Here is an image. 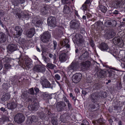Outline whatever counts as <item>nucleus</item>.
Here are the masks:
<instances>
[{
  "label": "nucleus",
  "mask_w": 125,
  "mask_h": 125,
  "mask_svg": "<svg viewBox=\"0 0 125 125\" xmlns=\"http://www.w3.org/2000/svg\"><path fill=\"white\" fill-rule=\"evenodd\" d=\"M17 106L16 103L14 102H11L7 104V107L8 109H13L15 108Z\"/></svg>",
  "instance_id": "33"
},
{
  "label": "nucleus",
  "mask_w": 125,
  "mask_h": 125,
  "mask_svg": "<svg viewBox=\"0 0 125 125\" xmlns=\"http://www.w3.org/2000/svg\"><path fill=\"white\" fill-rule=\"evenodd\" d=\"M100 97V95L96 93H93L91 95L90 99L92 102L96 103L98 101Z\"/></svg>",
  "instance_id": "16"
},
{
  "label": "nucleus",
  "mask_w": 125,
  "mask_h": 125,
  "mask_svg": "<svg viewBox=\"0 0 125 125\" xmlns=\"http://www.w3.org/2000/svg\"><path fill=\"white\" fill-rule=\"evenodd\" d=\"M40 46L42 48L41 51L42 53H44L48 51V49L45 45H41Z\"/></svg>",
  "instance_id": "42"
},
{
  "label": "nucleus",
  "mask_w": 125,
  "mask_h": 125,
  "mask_svg": "<svg viewBox=\"0 0 125 125\" xmlns=\"http://www.w3.org/2000/svg\"><path fill=\"white\" fill-rule=\"evenodd\" d=\"M43 95L44 97L46 98L47 99H51V95L47 93H45Z\"/></svg>",
  "instance_id": "50"
},
{
  "label": "nucleus",
  "mask_w": 125,
  "mask_h": 125,
  "mask_svg": "<svg viewBox=\"0 0 125 125\" xmlns=\"http://www.w3.org/2000/svg\"><path fill=\"white\" fill-rule=\"evenodd\" d=\"M91 62L89 61H87L82 63L81 68L85 70H87L90 66Z\"/></svg>",
  "instance_id": "25"
},
{
  "label": "nucleus",
  "mask_w": 125,
  "mask_h": 125,
  "mask_svg": "<svg viewBox=\"0 0 125 125\" xmlns=\"http://www.w3.org/2000/svg\"><path fill=\"white\" fill-rule=\"evenodd\" d=\"M10 98V95L8 94H6L2 96L1 100L3 101H6L9 100Z\"/></svg>",
  "instance_id": "39"
},
{
  "label": "nucleus",
  "mask_w": 125,
  "mask_h": 125,
  "mask_svg": "<svg viewBox=\"0 0 125 125\" xmlns=\"http://www.w3.org/2000/svg\"><path fill=\"white\" fill-rule=\"evenodd\" d=\"M53 50H55L57 49V43L55 41H53Z\"/></svg>",
  "instance_id": "55"
},
{
  "label": "nucleus",
  "mask_w": 125,
  "mask_h": 125,
  "mask_svg": "<svg viewBox=\"0 0 125 125\" xmlns=\"http://www.w3.org/2000/svg\"><path fill=\"white\" fill-rule=\"evenodd\" d=\"M106 71L100 70L97 73L98 77L99 78H102L106 76Z\"/></svg>",
  "instance_id": "29"
},
{
  "label": "nucleus",
  "mask_w": 125,
  "mask_h": 125,
  "mask_svg": "<svg viewBox=\"0 0 125 125\" xmlns=\"http://www.w3.org/2000/svg\"><path fill=\"white\" fill-rule=\"evenodd\" d=\"M42 55H43V56H42V59L44 60V61L46 63H48V62H49L50 61V59L48 58H47L46 57L44 56L42 54Z\"/></svg>",
  "instance_id": "46"
},
{
  "label": "nucleus",
  "mask_w": 125,
  "mask_h": 125,
  "mask_svg": "<svg viewBox=\"0 0 125 125\" xmlns=\"http://www.w3.org/2000/svg\"><path fill=\"white\" fill-rule=\"evenodd\" d=\"M28 93L30 94L33 95L34 94V90L33 88H31L29 90Z\"/></svg>",
  "instance_id": "52"
},
{
  "label": "nucleus",
  "mask_w": 125,
  "mask_h": 125,
  "mask_svg": "<svg viewBox=\"0 0 125 125\" xmlns=\"http://www.w3.org/2000/svg\"><path fill=\"white\" fill-rule=\"evenodd\" d=\"M63 11L64 13L69 14H71L72 13L69 7L66 5L64 6Z\"/></svg>",
  "instance_id": "32"
},
{
  "label": "nucleus",
  "mask_w": 125,
  "mask_h": 125,
  "mask_svg": "<svg viewBox=\"0 0 125 125\" xmlns=\"http://www.w3.org/2000/svg\"><path fill=\"white\" fill-rule=\"evenodd\" d=\"M115 35V33L112 31H110L105 34V38L107 39H109L112 38Z\"/></svg>",
  "instance_id": "22"
},
{
  "label": "nucleus",
  "mask_w": 125,
  "mask_h": 125,
  "mask_svg": "<svg viewBox=\"0 0 125 125\" xmlns=\"http://www.w3.org/2000/svg\"><path fill=\"white\" fill-rule=\"evenodd\" d=\"M106 77L115 78V72L111 69H109L106 71Z\"/></svg>",
  "instance_id": "18"
},
{
  "label": "nucleus",
  "mask_w": 125,
  "mask_h": 125,
  "mask_svg": "<svg viewBox=\"0 0 125 125\" xmlns=\"http://www.w3.org/2000/svg\"><path fill=\"white\" fill-rule=\"evenodd\" d=\"M40 82L42 86L46 88H53V86L50 83V82L45 78H42Z\"/></svg>",
  "instance_id": "4"
},
{
  "label": "nucleus",
  "mask_w": 125,
  "mask_h": 125,
  "mask_svg": "<svg viewBox=\"0 0 125 125\" xmlns=\"http://www.w3.org/2000/svg\"><path fill=\"white\" fill-rule=\"evenodd\" d=\"M16 15L18 16L19 19L23 20L24 19L26 20H28L30 17V16L27 13H24L23 12H21V13H17Z\"/></svg>",
  "instance_id": "13"
},
{
  "label": "nucleus",
  "mask_w": 125,
  "mask_h": 125,
  "mask_svg": "<svg viewBox=\"0 0 125 125\" xmlns=\"http://www.w3.org/2000/svg\"><path fill=\"white\" fill-rule=\"evenodd\" d=\"M103 25V23L102 22L99 21L97 22L94 24L95 27L98 29H100V27L101 28Z\"/></svg>",
  "instance_id": "40"
},
{
  "label": "nucleus",
  "mask_w": 125,
  "mask_h": 125,
  "mask_svg": "<svg viewBox=\"0 0 125 125\" xmlns=\"http://www.w3.org/2000/svg\"><path fill=\"white\" fill-rule=\"evenodd\" d=\"M49 56L50 58L53 59L54 61H55L56 60V56L55 54L53 55L51 53H50L49 54Z\"/></svg>",
  "instance_id": "45"
},
{
  "label": "nucleus",
  "mask_w": 125,
  "mask_h": 125,
  "mask_svg": "<svg viewBox=\"0 0 125 125\" xmlns=\"http://www.w3.org/2000/svg\"><path fill=\"white\" fill-rule=\"evenodd\" d=\"M77 63L75 62H73L71 65L68 67L69 70H73V71H76L77 69Z\"/></svg>",
  "instance_id": "31"
},
{
  "label": "nucleus",
  "mask_w": 125,
  "mask_h": 125,
  "mask_svg": "<svg viewBox=\"0 0 125 125\" xmlns=\"http://www.w3.org/2000/svg\"><path fill=\"white\" fill-rule=\"evenodd\" d=\"M11 60V58L5 57L2 59L1 62L3 64H4V63L7 64L10 63Z\"/></svg>",
  "instance_id": "35"
},
{
  "label": "nucleus",
  "mask_w": 125,
  "mask_h": 125,
  "mask_svg": "<svg viewBox=\"0 0 125 125\" xmlns=\"http://www.w3.org/2000/svg\"><path fill=\"white\" fill-rule=\"evenodd\" d=\"M28 108L29 110L32 112L35 109V104L34 105H28Z\"/></svg>",
  "instance_id": "44"
},
{
  "label": "nucleus",
  "mask_w": 125,
  "mask_h": 125,
  "mask_svg": "<svg viewBox=\"0 0 125 125\" xmlns=\"http://www.w3.org/2000/svg\"><path fill=\"white\" fill-rule=\"evenodd\" d=\"M62 3L63 4H68L70 3L69 0H61Z\"/></svg>",
  "instance_id": "58"
},
{
  "label": "nucleus",
  "mask_w": 125,
  "mask_h": 125,
  "mask_svg": "<svg viewBox=\"0 0 125 125\" xmlns=\"http://www.w3.org/2000/svg\"><path fill=\"white\" fill-rule=\"evenodd\" d=\"M66 103L67 104V106L68 107V109L69 110H71L72 109V106L71 104L70 103V101Z\"/></svg>",
  "instance_id": "61"
},
{
  "label": "nucleus",
  "mask_w": 125,
  "mask_h": 125,
  "mask_svg": "<svg viewBox=\"0 0 125 125\" xmlns=\"http://www.w3.org/2000/svg\"><path fill=\"white\" fill-rule=\"evenodd\" d=\"M88 53L87 51H85L84 53L79 56V59L80 60L84 61L88 59Z\"/></svg>",
  "instance_id": "26"
},
{
  "label": "nucleus",
  "mask_w": 125,
  "mask_h": 125,
  "mask_svg": "<svg viewBox=\"0 0 125 125\" xmlns=\"http://www.w3.org/2000/svg\"><path fill=\"white\" fill-rule=\"evenodd\" d=\"M46 66L48 68L51 69H53L56 67V65L51 63H48Z\"/></svg>",
  "instance_id": "41"
},
{
  "label": "nucleus",
  "mask_w": 125,
  "mask_h": 125,
  "mask_svg": "<svg viewBox=\"0 0 125 125\" xmlns=\"http://www.w3.org/2000/svg\"><path fill=\"white\" fill-rule=\"evenodd\" d=\"M82 124L84 125H89V122L86 120H84Z\"/></svg>",
  "instance_id": "62"
},
{
  "label": "nucleus",
  "mask_w": 125,
  "mask_h": 125,
  "mask_svg": "<svg viewBox=\"0 0 125 125\" xmlns=\"http://www.w3.org/2000/svg\"><path fill=\"white\" fill-rule=\"evenodd\" d=\"M35 32L34 28H32L27 32L26 33V35L27 37L31 38L34 35Z\"/></svg>",
  "instance_id": "24"
},
{
  "label": "nucleus",
  "mask_w": 125,
  "mask_h": 125,
  "mask_svg": "<svg viewBox=\"0 0 125 125\" xmlns=\"http://www.w3.org/2000/svg\"><path fill=\"white\" fill-rule=\"evenodd\" d=\"M51 37V34L48 31H46L42 34L41 39L43 42L46 43L49 41Z\"/></svg>",
  "instance_id": "2"
},
{
  "label": "nucleus",
  "mask_w": 125,
  "mask_h": 125,
  "mask_svg": "<svg viewBox=\"0 0 125 125\" xmlns=\"http://www.w3.org/2000/svg\"><path fill=\"white\" fill-rule=\"evenodd\" d=\"M4 65L5 68L7 69H9L10 68L11 66L9 63L3 64Z\"/></svg>",
  "instance_id": "54"
},
{
  "label": "nucleus",
  "mask_w": 125,
  "mask_h": 125,
  "mask_svg": "<svg viewBox=\"0 0 125 125\" xmlns=\"http://www.w3.org/2000/svg\"><path fill=\"white\" fill-rule=\"evenodd\" d=\"M40 115V118L42 119V120H44L46 117V115L43 112H40L39 114Z\"/></svg>",
  "instance_id": "43"
},
{
  "label": "nucleus",
  "mask_w": 125,
  "mask_h": 125,
  "mask_svg": "<svg viewBox=\"0 0 125 125\" xmlns=\"http://www.w3.org/2000/svg\"><path fill=\"white\" fill-rule=\"evenodd\" d=\"M94 66L95 67L94 68L95 71L96 72V73L99 71L100 70H101L99 67L96 65L94 64Z\"/></svg>",
  "instance_id": "59"
},
{
  "label": "nucleus",
  "mask_w": 125,
  "mask_h": 125,
  "mask_svg": "<svg viewBox=\"0 0 125 125\" xmlns=\"http://www.w3.org/2000/svg\"><path fill=\"white\" fill-rule=\"evenodd\" d=\"M82 76V74L81 73H76L73 75L72 80L74 83H77L80 80Z\"/></svg>",
  "instance_id": "12"
},
{
  "label": "nucleus",
  "mask_w": 125,
  "mask_h": 125,
  "mask_svg": "<svg viewBox=\"0 0 125 125\" xmlns=\"http://www.w3.org/2000/svg\"><path fill=\"white\" fill-rule=\"evenodd\" d=\"M66 105L64 102L61 101L58 103L57 104V108L58 112H62L66 109Z\"/></svg>",
  "instance_id": "6"
},
{
  "label": "nucleus",
  "mask_w": 125,
  "mask_h": 125,
  "mask_svg": "<svg viewBox=\"0 0 125 125\" xmlns=\"http://www.w3.org/2000/svg\"><path fill=\"white\" fill-rule=\"evenodd\" d=\"M51 122L53 125H58V120L55 116H53L51 118Z\"/></svg>",
  "instance_id": "37"
},
{
  "label": "nucleus",
  "mask_w": 125,
  "mask_h": 125,
  "mask_svg": "<svg viewBox=\"0 0 125 125\" xmlns=\"http://www.w3.org/2000/svg\"><path fill=\"white\" fill-rule=\"evenodd\" d=\"M59 59L61 62H65L68 58V56L66 53L63 51L60 52L59 54Z\"/></svg>",
  "instance_id": "8"
},
{
  "label": "nucleus",
  "mask_w": 125,
  "mask_h": 125,
  "mask_svg": "<svg viewBox=\"0 0 125 125\" xmlns=\"http://www.w3.org/2000/svg\"><path fill=\"white\" fill-rule=\"evenodd\" d=\"M82 36L81 35L78 34H76L73 37L74 40L77 41V43L82 44L83 42V40L82 39Z\"/></svg>",
  "instance_id": "21"
},
{
  "label": "nucleus",
  "mask_w": 125,
  "mask_h": 125,
  "mask_svg": "<svg viewBox=\"0 0 125 125\" xmlns=\"http://www.w3.org/2000/svg\"><path fill=\"white\" fill-rule=\"evenodd\" d=\"M25 117L22 113H18L16 114L14 117V121L17 123L20 124L24 121Z\"/></svg>",
  "instance_id": "3"
},
{
  "label": "nucleus",
  "mask_w": 125,
  "mask_h": 125,
  "mask_svg": "<svg viewBox=\"0 0 125 125\" xmlns=\"http://www.w3.org/2000/svg\"><path fill=\"white\" fill-rule=\"evenodd\" d=\"M24 58H22L20 56V57L19 58V62L20 63L23 64L25 62L26 65L25 67L26 69H29L31 68L32 66V64L31 62L27 59L24 61Z\"/></svg>",
  "instance_id": "1"
},
{
  "label": "nucleus",
  "mask_w": 125,
  "mask_h": 125,
  "mask_svg": "<svg viewBox=\"0 0 125 125\" xmlns=\"http://www.w3.org/2000/svg\"><path fill=\"white\" fill-rule=\"evenodd\" d=\"M116 21L114 20H108L106 21L104 24L105 26L107 27H115L117 24Z\"/></svg>",
  "instance_id": "15"
},
{
  "label": "nucleus",
  "mask_w": 125,
  "mask_h": 125,
  "mask_svg": "<svg viewBox=\"0 0 125 125\" xmlns=\"http://www.w3.org/2000/svg\"><path fill=\"white\" fill-rule=\"evenodd\" d=\"M38 120V118L36 116L33 115L31 116L30 118V121L31 123L33 122H37Z\"/></svg>",
  "instance_id": "36"
},
{
  "label": "nucleus",
  "mask_w": 125,
  "mask_h": 125,
  "mask_svg": "<svg viewBox=\"0 0 125 125\" xmlns=\"http://www.w3.org/2000/svg\"><path fill=\"white\" fill-rule=\"evenodd\" d=\"M15 30L16 31V33L13 34L14 38H17L21 35L23 31L21 26H16L15 27Z\"/></svg>",
  "instance_id": "11"
},
{
  "label": "nucleus",
  "mask_w": 125,
  "mask_h": 125,
  "mask_svg": "<svg viewBox=\"0 0 125 125\" xmlns=\"http://www.w3.org/2000/svg\"><path fill=\"white\" fill-rule=\"evenodd\" d=\"M25 1V0H19V1H15L14 3L17 5L18 4L20 3L21 4L23 3Z\"/></svg>",
  "instance_id": "51"
},
{
  "label": "nucleus",
  "mask_w": 125,
  "mask_h": 125,
  "mask_svg": "<svg viewBox=\"0 0 125 125\" xmlns=\"http://www.w3.org/2000/svg\"><path fill=\"white\" fill-rule=\"evenodd\" d=\"M21 99L22 101H25L27 100L29 101H31V100L32 97L30 96L29 94H27L26 92H24L22 93L21 96Z\"/></svg>",
  "instance_id": "19"
},
{
  "label": "nucleus",
  "mask_w": 125,
  "mask_h": 125,
  "mask_svg": "<svg viewBox=\"0 0 125 125\" xmlns=\"http://www.w3.org/2000/svg\"><path fill=\"white\" fill-rule=\"evenodd\" d=\"M80 23L79 21L74 20H72L70 22V26L71 28L76 29L80 27Z\"/></svg>",
  "instance_id": "17"
},
{
  "label": "nucleus",
  "mask_w": 125,
  "mask_h": 125,
  "mask_svg": "<svg viewBox=\"0 0 125 125\" xmlns=\"http://www.w3.org/2000/svg\"><path fill=\"white\" fill-rule=\"evenodd\" d=\"M63 99L64 101L66 103H67L69 101L68 99L66 98V97L65 96L63 97Z\"/></svg>",
  "instance_id": "64"
},
{
  "label": "nucleus",
  "mask_w": 125,
  "mask_h": 125,
  "mask_svg": "<svg viewBox=\"0 0 125 125\" xmlns=\"http://www.w3.org/2000/svg\"><path fill=\"white\" fill-rule=\"evenodd\" d=\"M125 4V0H118L114 4L115 8H118L122 7Z\"/></svg>",
  "instance_id": "20"
},
{
  "label": "nucleus",
  "mask_w": 125,
  "mask_h": 125,
  "mask_svg": "<svg viewBox=\"0 0 125 125\" xmlns=\"http://www.w3.org/2000/svg\"><path fill=\"white\" fill-rule=\"evenodd\" d=\"M8 119V117L6 116H3L2 117L1 119L0 118V122H1V121H2V123L3 124L5 121H7Z\"/></svg>",
  "instance_id": "48"
},
{
  "label": "nucleus",
  "mask_w": 125,
  "mask_h": 125,
  "mask_svg": "<svg viewBox=\"0 0 125 125\" xmlns=\"http://www.w3.org/2000/svg\"><path fill=\"white\" fill-rule=\"evenodd\" d=\"M69 41L67 39H66L62 43H61V45L62 47H65L66 48H67L69 50H70V46L68 44Z\"/></svg>",
  "instance_id": "28"
},
{
  "label": "nucleus",
  "mask_w": 125,
  "mask_h": 125,
  "mask_svg": "<svg viewBox=\"0 0 125 125\" xmlns=\"http://www.w3.org/2000/svg\"><path fill=\"white\" fill-rule=\"evenodd\" d=\"M113 41L115 45L120 47H122L124 45L122 39L119 37H115L113 39Z\"/></svg>",
  "instance_id": "9"
},
{
  "label": "nucleus",
  "mask_w": 125,
  "mask_h": 125,
  "mask_svg": "<svg viewBox=\"0 0 125 125\" xmlns=\"http://www.w3.org/2000/svg\"><path fill=\"white\" fill-rule=\"evenodd\" d=\"M6 35L4 33L1 32H0V43H1L5 42L7 39Z\"/></svg>",
  "instance_id": "23"
},
{
  "label": "nucleus",
  "mask_w": 125,
  "mask_h": 125,
  "mask_svg": "<svg viewBox=\"0 0 125 125\" xmlns=\"http://www.w3.org/2000/svg\"><path fill=\"white\" fill-rule=\"evenodd\" d=\"M47 24L50 27H54L56 26V18L54 17L50 16L47 19Z\"/></svg>",
  "instance_id": "5"
},
{
  "label": "nucleus",
  "mask_w": 125,
  "mask_h": 125,
  "mask_svg": "<svg viewBox=\"0 0 125 125\" xmlns=\"http://www.w3.org/2000/svg\"><path fill=\"white\" fill-rule=\"evenodd\" d=\"M99 10L103 13H105L107 10V8L104 6L102 5H99Z\"/></svg>",
  "instance_id": "38"
},
{
  "label": "nucleus",
  "mask_w": 125,
  "mask_h": 125,
  "mask_svg": "<svg viewBox=\"0 0 125 125\" xmlns=\"http://www.w3.org/2000/svg\"><path fill=\"white\" fill-rule=\"evenodd\" d=\"M2 87L4 89L7 90L9 87L8 84L7 83H3L2 85Z\"/></svg>",
  "instance_id": "56"
},
{
  "label": "nucleus",
  "mask_w": 125,
  "mask_h": 125,
  "mask_svg": "<svg viewBox=\"0 0 125 125\" xmlns=\"http://www.w3.org/2000/svg\"><path fill=\"white\" fill-rule=\"evenodd\" d=\"M111 12L112 13L115 15H118L120 13L119 11L116 10H112Z\"/></svg>",
  "instance_id": "60"
},
{
  "label": "nucleus",
  "mask_w": 125,
  "mask_h": 125,
  "mask_svg": "<svg viewBox=\"0 0 125 125\" xmlns=\"http://www.w3.org/2000/svg\"><path fill=\"white\" fill-rule=\"evenodd\" d=\"M42 24L41 21L40 20L37 21L35 24V26L36 27H40Z\"/></svg>",
  "instance_id": "49"
},
{
  "label": "nucleus",
  "mask_w": 125,
  "mask_h": 125,
  "mask_svg": "<svg viewBox=\"0 0 125 125\" xmlns=\"http://www.w3.org/2000/svg\"><path fill=\"white\" fill-rule=\"evenodd\" d=\"M33 70L37 72L43 73L45 71V68L43 65H37L34 67Z\"/></svg>",
  "instance_id": "14"
},
{
  "label": "nucleus",
  "mask_w": 125,
  "mask_h": 125,
  "mask_svg": "<svg viewBox=\"0 0 125 125\" xmlns=\"http://www.w3.org/2000/svg\"><path fill=\"white\" fill-rule=\"evenodd\" d=\"M100 108L98 103L97 102L94 103L90 104L89 106L88 109L91 111H94L98 110Z\"/></svg>",
  "instance_id": "7"
},
{
  "label": "nucleus",
  "mask_w": 125,
  "mask_h": 125,
  "mask_svg": "<svg viewBox=\"0 0 125 125\" xmlns=\"http://www.w3.org/2000/svg\"><path fill=\"white\" fill-rule=\"evenodd\" d=\"M107 94L106 92H102L101 94V97L105 98L107 96Z\"/></svg>",
  "instance_id": "57"
},
{
  "label": "nucleus",
  "mask_w": 125,
  "mask_h": 125,
  "mask_svg": "<svg viewBox=\"0 0 125 125\" xmlns=\"http://www.w3.org/2000/svg\"><path fill=\"white\" fill-rule=\"evenodd\" d=\"M105 120L102 119V118H99L97 121L98 123H99L100 125L104 124L105 122Z\"/></svg>",
  "instance_id": "47"
},
{
  "label": "nucleus",
  "mask_w": 125,
  "mask_h": 125,
  "mask_svg": "<svg viewBox=\"0 0 125 125\" xmlns=\"http://www.w3.org/2000/svg\"><path fill=\"white\" fill-rule=\"evenodd\" d=\"M48 10V7L45 5L41 9L40 11L42 15H45L47 13Z\"/></svg>",
  "instance_id": "34"
},
{
  "label": "nucleus",
  "mask_w": 125,
  "mask_h": 125,
  "mask_svg": "<svg viewBox=\"0 0 125 125\" xmlns=\"http://www.w3.org/2000/svg\"><path fill=\"white\" fill-rule=\"evenodd\" d=\"M55 78L57 80H59L60 79V77L58 74H56L54 76Z\"/></svg>",
  "instance_id": "63"
},
{
  "label": "nucleus",
  "mask_w": 125,
  "mask_h": 125,
  "mask_svg": "<svg viewBox=\"0 0 125 125\" xmlns=\"http://www.w3.org/2000/svg\"><path fill=\"white\" fill-rule=\"evenodd\" d=\"M8 48L9 51L13 52L17 50V47L16 44H11L8 45Z\"/></svg>",
  "instance_id": "27"
},
{
  "label": "nucleus",
  "mask_w": 125,
  "mask_h": 125,
  "mask_svg": "<svg viewBox=\"0 0 125 125\" xmlns=\"http://www.w3.org/2000/svg\"><path fill=\"white\" fill-rule=\"evenodd\" d=\"M99 48L102 51H106L111 53L112 52L109 48L108 45L104 42L101 43L98 46Z\"/></svg>",
  "instance_id": "10"
},
{
  "label": "nucleus",
  "mask_w": 125,
  "mask_h": 125,
  "mask_svg": "<svg viewBox=\"0 0 125 125\" xmlns=\"http://www.w3.org/2000/svg\"><path fill=\"white\" fill-rule=\"evenodd\" d=\"M68 117V114L65 113L61 115L60 117V120L61 122L63 123H66L67 121V119Z\"/></svg>",
  "instance_id": "30"
},
{
  "label": "nucleus",
  "mask_w": 125,
  "mask_h": 125,
  "mask_svg": "<svg viewBox=\"0 0 125 125\" xmlns=\"http://www.w3.org/2000/svg\"><path fill=\"white\" fill-rule=\"evenodd\" d=\"M89 41L90 46L92 48H93L95 45L94 41L92 39H90Z\"/></svg>",
  "instance_id": "53"
}]
</instances>
